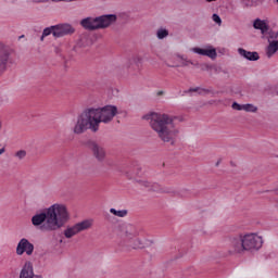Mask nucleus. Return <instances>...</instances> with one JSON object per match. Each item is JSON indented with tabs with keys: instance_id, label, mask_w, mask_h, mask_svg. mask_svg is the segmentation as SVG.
<instances>
[{
	"instance_id": "3",
	"label": "nucleus",
	"mask_w": 278,
	"mask_h": 278,
	"mask_svg": "<svg viewBox=\"0 0 278 278\" xmlns=\"http://www.w3.org/2000/svg\"><path fill=\"white\" fill-rule=\"evenodd\" d=\"M264 239L257 233L237 235L229 239V253H244V251H260Z\"/></svg>"
},
{
	"instance_id": "16",
	"label": "nucleus",
	"mask_w": 278,
	"mask_h": 278,
	"mask_svg": "<svg viewBox=\"0 0 278 278\" xmlns=\"http://www.w3.org/2000/svg\"><path fill=\"white\" fill-rule=\"evenodd\" d=\"M238 53L242 58H245V60H250V62H257V60H260V54L257 52H251L239 48Z\"/></svg>"
},
{
	"instance_id": "11",
	"label": "nucleus",
	"mask_w": 278,
	"mask_h": 278,
	"mask_svg": "<svg viewBox=\"0 0 278 278\" xmlns=\"http://www.w3.org/2000/svg\"><path fill=\"white\" fill-rule=\"evenodd\" d=\"M143 59L140 55L132 56L126 64L128 73H140L142 68Z\"/></svg>"
},
{
	"instance_id": "14",
	"label": "nucleus",
	"mask_w": 278,
	"mask_h": 278,
	"mask_svg": "<svg viewBox=\"0 0 278 278\" xmlns=\"http://www.w3.org/2000/svg\"><path fill=\"white\" fill-rule=\"evenodd\" d=\"M90 149L94 155L99 160V162H103L105 160V150L100 147L99 144L91 142L90 143Z\"/></svg>"
},
{
	"instance_id": "10",
	"label": "nucleus",
	"mask_w": 278,
	"mask_h": 278,
	"mask_svg": "<svg viewBox=\"0 0 278 278\" xmlns=\"http://www.w3.org/2000/svg\"><path fill=\"white\" fill-rule=\"evenodd\" d=\"M46 220V223H45ZM31 223L35 227H38L40 225H42V223H45L41 227V229H45L46 231H51V229H49V213H40L37 214L35 216H33L31 218Z\"/></svg>"
},
{
	"instance_id": "2",
	"label": "nucleus",
	"mask_w": 278,
	"mask_h": 278,
	"mask_svg": "<svg viewBox=\"0 0 278 278\" xmlns=\"http://www.w3.org/2000/svg\"><path fill=\"white\" fill-rule=\"evenodd\" d=\"M143 118L144 121H150L151 129L157 134L163 142L175 144V138H177L179 130L175 127L173 116L168 114L150 113L144 115Z\"/></svg>"
},
{
	"instance_id": "20",
	"label": "nucleus",
	"mask_w": 278,
	"mask_h": 278,
	"mask_svg": "<svg viewBox=\"0 0 278 278\" xmlns=\"http://www.w3.org/2000/svg\"><path fill=\"white\" fill-rule=\"evenodd\" d=\"M189 92H198V94H210V89H203L200 87L189 89Z\"/></svg>"
},
{
	"instance_id": "31",
	"label": "nucleus",
	"mask_w": 278,
	"mask_h": 278,
	"mask_svg": "<svg viewBox=\"0 0 278 278\" xmlns=\"http://www.w3.org/2000/svg\"><path fill=\"white\" fill-rule=\"evenodd\" d=\"M5 153V148L0 149V155H3Z\"/></svg>"
},
{
	"instance_id": "21",
	"label": "nucleus",
	"mask_w": 278,
	"mask_h": 278,
	"mask_svg": "<svg viewBox=\"0 0 278 278\" xmlns=\"http://www.w3.org/2000/svg\"><path fill=\"white\" fill-rule=\"evenodd\" d=\"M156 36H157L159 40H164V38H166V36H168V30L161 28L156 31Z\"/></svg>"
},
{
	"instance_id": "30",
	"label": "nucleus",
	"mask_w": 278,
	"mask_h": 278,
	"mask_svg": "<svg viewBox=\"0 0 278 278\" xmlns=\"http://www.w3.org/2000/svg\"><path fill=\"white\" fill-rule=\"evenodd\" d=\"M243 1V3H245V5H253V3H251V2H249V1H247V0H242Z\"/></svg>"
},
{
	"instance_id": "24",
	"label": "nucleus",
	"mask_w": 278,
	"mask_h": 278,
	"mask_svg": "<svg viewBox=\"0 0 278 278\" xmlns=\"http://www.w3.org/2000/svg\"><path fill=\"white\" fill-rule=\"evenodd\" d=\"M15 157H17V160H25V157H27V151L25 150H18L15 153Z\"/></svg>"
},
{
	"instance_id": "18",
	"label": "nucleus",
	"mask_w": 278,
	"mask_h": 278,
	"mask_svg": "<svg viewBox=\"0 0 278 278\" xmlns=\"http://www.w3.org/2000/svg\"><path fill=\"white\" fill-rule=\"evenodd\" d=\"M10 53L7 50L0 51V72L5 70V64H8V59Z\"/></svg>"
},
{
	"instance_id": "6",
	"label": "nucleus",
	"mask_w": 278,
	"mask_h": 278,
	"mask_svg": "<svg viewBox=\"0 0 278 278\" xmlns=\"http://www.w3.org/2000/svg\"><path fill=\"white\" fill-rule=\"evenodd\" d=\"M92 227V219H85L75 224L74 226H68L64 231L63 236L67 239L74 238L77 233H81V231H86Z\"/></svg>"
},
{
	"instance_id": "27",
	"label": "nucleus",
	"mask_w": 278,
	"mask_h": 278,
	"mask_svg": "<svg viewBox=\"0 0 278 278\" xmlns=\"http://www.w3.org/2000/svg\"><path fill=\"white\" fill-rule=\"evenodd\" d=\"M213 21H214V23H217V25H220V23H223V21L220 20V16H218V14H213Z\"/></svg>"
},
{
	"instance_id": "22",
	"label": "nucleus",
	"mask_w": 278,
	"mask_h": 278,
	"mask_svg": "<svg viewBox=\"0 0 278 278\" xmlns=\"http://www.w3.org/2000/svg\"><path fill=\"white\" fill-rule=\"evenodd\" d=\"M53 31H54V26L48 27L43 30L42 36H41V40H45V38H47V36H53Z\"/></svg>"
},
{
	"instance_id": "9",
	"label": "nucleus",
	"mask_w": 278,
	"mask_h": 278,
	"mask_svg": "<svg viewBox=\"0 0 278 278\" xmlns=\"http://www.w3.org/2000/svg\"><path fill=\"white\" fill-rule=\"evenodd\" d=\"M68 34H75V28H73L71 24H59L54 26V38H62L64 36H68Z\"/></svg>"
},
{
	"instance_id": "13",
	"label": "nucleus",
	"mask_w": 278,
	"mask_h": 278,
	"mask_svg": "<svg viewBox=\"0 0 278 278\" xmlns=\"http://www.w3.org/2000/svg\"><path fill=\"white\" fill-rule=\"evenodd\" d=\"M254 29H258L263 36L268 34L270 26H268V22L266 20L256 18L253 23Z\"/></svg>"
},
{
	"instance_id": "23",
	"label": "nucleus",
	"mask_w": 278,
	"mask_h": 278,
	"mask_svg": "<svg viewBox=\"0 0 278 278\" xmlns=\"http://www.w3.org/2000/svg\"><path fill=\"white\" fill-rule=\"evenodd\" d=\"M244 112H257V106L253 104H243Z\"/></svg>"
},
{
	"instance_id": "26",
	"label": "nucleus",
	"mask_w": 278,
	"mask_h": 278,
	"mask_svg": "<svg viewBox=\"0 0 278 278\" xmlns=\"http://www.w3.org/2000/svg\"><path fill=\"white\" fill-rule=\"evenodd\" d=\"M28 3H49L51 0H27Z\"/></svg>"
},
{
	"instance_id": "28",
	"label": "nucleus",
	"mask_w": 278,
	"mask_h": 278,
	"mask_svg": "<svg viewBox=\"0 0 278 278\" xmlns=\"http://www.w3.org/2000/svg\"><path fill=\"white\" fill-rule=\"evenodd\" d=\"M60 1H77V0H52L53 3H60Z\"/></svg>"
},
{
	"instance_id": "4",
	"label": "nucleus",
	"mask_w": 278,
	"mask_h": 278,
	"mask_svg": "<svg viewBox=\"0 0 278 278\" xmlns=\"http://www.w3.org/2000/svg\"><path fill=\"white\" fill-rule=\"evenodd\" d=\"M47 212L48 227L53 231H55V229H60V227H64L71 218V214H68V208L65 204L55 203L51 205Z\"/></svg>"
},
{
	"instance_id": "34",
	"label": "nucleus",
	"mask_w": 278,
	"mask_h": 278,
	"mask_svg": "<svg viewBox=\"0 0 278 278\" xmlns=\"http://www.w3.org/2000/svg\"><path fill=\"white\" fill-rule=\"evenodd\" d=\"M276 3H278V0H276Z\"/></svg>"
},
{
	"instance_id": "29",
	"label": "nucleus",
	"mask_w": 278,
	"mask_h": 278,
	"mask_svg": "<svg viewBox=\"0 0 278 278\" xmlns=\"http://www.w3.org/2000/svg\"><path fill=\"white\" fill-rule=\"evenodd\" d=\"M278 37V33H271L270 34V38H277Z\"/></svg>"
},
{
	"instance_id": "5",
	"label": "nucleus",
	"mask_w": 278,
	"mask_h": 278,
	"mask_svg": "<svg viewBox=\"0 0 278 278\" xmlns=\"http://www.w3.org/2000/svg\"><path fill=\"white\" fill-rule=\"evenodd\" d=\"M116 15L109 14V15H102L98 17H86L80 21L81 27L85 29H105L110 27V25L116 23Z\"/></svg>"
},
{
	"instance_id": "8",
	"label": "nucleus",
	"mask_w": 278,
	"mask_h": 278,
	"mask_svg": "<svg viewBox=\"0 0 278 278\" xmlns=\"http://www.w3.org/2000/svg\"><path fill=\"white\" fill-rule=\"evenodd\" d=\"M34 243H31L26 238H22L16 247V255H34Z\"/></svg>"
},
{
	"instance_id": "32",
	"label": "nucleus",
	"mask_w": 278,
	"mask_h": 278,
	"mask_svg": "<svg viewBox=\"0 0 278 278\" xmlns=\"http://www.w3.org/2000/svg\"><path fill=\"white\" fill-rule=\"evenodd\" d=\"M20 38H25V36H21Z\"/></svg>"
},
{
	"instance_id": "15",
	"label": "nucleus",
	"mask_w": 278,
	"mask_h": 278,
	"mask_svg": "<svg viewBox=\"0 0 278 278\" xmlns=\"http://www.w3.org/2000/svg\"><path fill=\"white\" fill-rule=\"evenodd\" d=\"M191 51L193 53H198V55H206V58H216V49L210 48V49H203V48H192Z\"/></svg>"
},
{
	"instance_id": "7",
	"label": "nucleus",
	"mask_w": 278,
	"mask_h": 278,
	"mask_svg": "<svg viewBox=\"0 0 278 278\" xmlns=\"http://www.w3.org/2000/svg\"><path fill=\"white\" fill-rule=\"evenodd\" d=\"M123 239L125 242L134 240L132 249H142V242L138 239V230L135 227L128 226L123 235Z\"/></svg>"
},
{
	"instance_id": "19",
	"label": "nucleus",
	"mask_w": 278,
	"mask_h": 278,
	"mask_svg": "<svg viewBox=\"0 0 278 278\" xmlns=\"http://www.w3.org/2000/svg\"><path fill=\"white\" fill-rule=\"evenodd\" d=\"M110 213L113 214V216H117L118 218H125V216H127V210L117 211L116 208H111Z\"/></svg>"
},
{
	"instance_id": "25",
	"label": "nucleus",
	"mask_w": 278,
	"mask_h": 278,
	"mask_svg": "<svg viewBox=\"0 0 278 278\" xmlns=\"http://www.w3.org/2000/svg\"><path fill=\"white\" fill-rule=\"evenodd\" d=\"M232 110L242 111L243 110V104H239L237 102H233L232 103Z\"/></svg>"
},
{
	"instance_id": "1",
	"label": "nucleus",
	"mask_w": 278,
	"mask_h": 278,
	"mask_svg": "<svg viewBox=\"0 0 278 278\" xmlns=\"http://www.w3.org/2000/svg\"><path fill=\"white\" fill-rule=\"evenodd\" d=\"M116 114H118V109L114 105L87 109L78 116L73 131L77 135L84 134L87 129L97 132L101 123H112Z\"/></svg>"
},
{
	"instance_id": "12",
	"label": "nucleus",
	"mask_w": 278,
	"mask_h": 278,
	"mask_svg": "<svg viewBox=\"0 0 278 278\" xmlns=\"http://www.w3.org/2000/svg\"><path fill=\"white\" fill-rule=\"evenodd\" d=\"M20 278H42V276L35 275L34 265L31 262H26L21 270Z\"/></svg>"
},
{
	"instance_id": "17",
	"label": "nucleus",
	"mask_w": 278,
	"mask_h": 278,
	"mask_svg": "<svg viewBox=\"0 0 278 278\" xmlns=\"http://www.w3.org/2000/svg\"><path fill=\"white\" fill-rule=\"evenodd\" d=\"M276 51H278V40L269 41L268 47L266 48L267 58H273Z\"/></svg>"
},
{
	"instance_id": "33",
	"label": "nucleus",
	"mask_w": 278,
	"mask_h": 278,
	"mask_svg": "<svg viewBox=\"0 0 278 278\" xmlns=\"http://www.w3.org/2000/svg\"><path fill=\"white\" fill-rule=\"evenodd\" d=\"M162 93H163L162 91L159 92V94H162Z\"/></svg>"
}]
</instances>
